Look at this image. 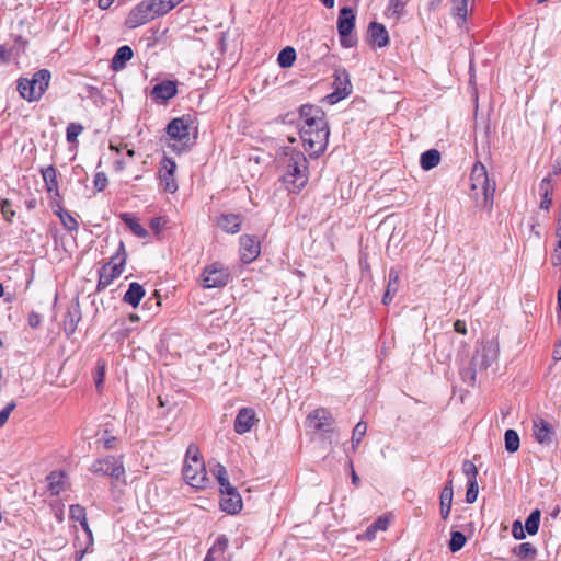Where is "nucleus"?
Listing matches in <instances>:
<instances>
[{"label":"nucleus","mask_w":561,"mask_h":561,"mask_svg":"<svg viewBox=\"0 0 561 561\" xmlns=\"http://www.w3.org/2000/svg\"><path fill=\"white\" fill-rule=\"evenodd\" d=\"M301 121L299 135L304 148L311 158L320 157L327 149L330 136L324 111L313 104H304L299 107Z\"/></svg>","instance_id":"f257e3e1"},{"label":"nucleus","mask_w":561,"mask_h":561,"mask_svg":"<svg viewBox=\"0 0 561 561\" xmlns=\"http://www.w3.org/2000/svg\"><path fill=\"white\" fill-rule=\"evenodd\" d=\"M284 168L282 181L291 193H299L309 180V162L304 152L287 147L280 160Z\"/></svg>","instance_id":"f03ea898"},{"label":"nucleus","mask_w":561,"mask_h":561,"mask_svg":"<svg viewBox=\"0 0 561 561\" xmlns=\"http://www.w3.org/2000/svg\"><path fill=\"white\" fill-rule=\"evenodd\" d=\"M495 188V180L489 178L485 165L480 161L476 162L470 173L471 197L474 199L476 206L491 213Z\"/></svg>","instance_id":"7ed1b4c3"},{"label":"nucleus","mask_w":561,"mask_h":561,"mask_svg":"<svg viewBox=\"0 0 561 561\" xmlns=\"http://www.w3.org/2000/svg\"><path fill=\"white\" fill-rule=\"evenodd\" d=\"M50 78L51 73L48 69H41L31 79L20 78L16 89L24 100L38 101L48 89Z\"/></svg>","instance_id":"20e7f679"},{"label":"nucleus","mask_w":561,"mask_h":561,"mask_svg":"<svg viewBox=\"0 0 561 561\" xmlns=\"http://www.w3.org/2000/svg\"><path fill=\"white\" fill-rule=\"evenodd\" d=\"M190 116L185 117H176L173 118L165 128L167 135L170 139L175 140L176 142L170 145L173 151L176 153H181L186 151L191 147V138H190Z\"/></svg>","instance_id":"39448f33"},{"label":"nucleus","mask_w":561,"mask_h":561,"mask_svg":"<svg viewBox=\"0 0 561 561\" xmlns=\"http://www.w3.org/2000/svg\"><path fill=\"white\" fill-rule=\"evenodd\" d=\"M355 20L356 15L352 8L343 7L340 9L336 27L341 46L344 48H352L357 45V36L353 33Z\"/></svg>","instance_id":"423d86ee"},{"label":"nucleus","mask_w":561,"mask_h":561,"mask_svg":"<svg viewBox=\"0 0 561 561\" xmlns=\"http://www.w3.org/2000/svg\"><path fill=\"white\" fill-rule=\"evenodd\" d=\"M204 288H221L230 280V272L219 262H214L203 270L201 275Z\"/></svg>","instance_id":"0eeeda50"},{"label":"nucleus","mask_w":561,"mask_h":561,"mask_svg":"<svg viewBox=\"0 0 561 561\" xmlns=\"http://www.w3.org/2000/svg\"><path fill=\"white\" fill-rule=\"evenodd\" d=\"M333 92L325 96L329 104H335L352 93L350 73L345 68L334 70Z\"/></svg>","instance_id":"6e6552de"},{"label":"nucleus","mask_w":561,"mask_h":561,"mask_svg":"<svg viewBox=\"0 0 561 561\" xmlns=\"http://www.w3.org/2000/svg\"><path fill=\"white\" fill-rule=\"evenodd\" d=\"M90 470L94 474L110 476L116 480L125 476L123 461L115 456H106L105 458L94 460Z\"/></svg>","instance_id":"1a4fd4ad"},{"label":"nucleus","mask_w":561,"mask_h":561,"mask_svg":"<svg viewBox=\"0 0 561 561\" xmlns=\"http://www.w3.org/2000/svg\"><path fill=\"white\" fill-rule=\"evenodd\" d=\"M334 417L325 408H318L311 411L306 419V425L323 434L333 433Z\"/></svg>","instance_id":"9d476101"},{"label":"nucleus","mask_w":561,"mask_h":561,"mask_svg":"<svg viewBox=\"0 0 561 561\" xmlns=\"http://www.w3.org/2000/svg\"><path fill=\"white\" fill-rule=\"evenodd\" d=\"M152 12L153 10L151 1L142 0L134 9L130 10L125 20V25L128 28H136L140 25H144L154 19Z\"/></svg>","instance_id":"9b49d317"},{"label":"nucleus","mask_w":561,"mask_h":561,"mask_svg":"<svg viewBox=\"0 0 561 561\" xmlns=\"http://www.w3.org/2000/svg\"><path fill=\"white\" fill-rule=\"evenodd\" d=\"M222 499L220 508L228 514H237L242 510V499L237 489L231 483L222 484L220 489Z\"/></svg>","instance_id":"f8f14e48"},{"label":"nucleus","mask_w":561,"mask_h":561,"mask_svg":"<svg viewBox=\"0 0 561 561\" xmlns=\"http://www.w3.org/2000/svg\"><path fill=\"white\" fill-rule=\"evenodd\" d=\"M183 477L191 486L198 489L205 488L208 483L205 462H202V467L193 462H184Z\"/></svg>","instance_id":"ddd939ff"},{"label":"nucleus","mask_w":561,"mask_h":561,"mask_svg":"<svg viewBox=\"0 0 561 561\" xmlns=\"http://www.w3.org/2000/svg\"><path fill=\"white\" fill-rule=\"evenodd\" d=\"M124 271V259L117 263L107 262L99 270L96 290L102 291L110 286L114 279L119 277Z\"/></svg>","instance_id":"4468645a"},{"label":"nucleus","mask_w":561,"mask_h":561,"mask_svg":"<svg viewBox=\"0 0 561 561\" xmlns=\"http://www.w3.org/2000/svg\"><path fill=\"white\" fill-rule=\"evenodd\" d=\"M497 353V344L493 341H486L482 344L481 348L476 351L471 360L479 369H486L496 360Z\"/></svg>","instance_id":"2eb2a0df"},{"label":"nucleus","mask_w":561,"mask_h":561,"mask_svg":"<svg viewBox=\"0 0 561 561\" xmlns=\"http://www.w3.org/2000/svg\"><path fill=\"white\" fill-rule=\"evenodd\" d=\"M261 253L260 241L254 236L240 237V257L243 263L253 262Z\"/></svg>","instance_id":"dca6fc26"},{"label":"nucleus","mask_w":561,"mask_h":561,"mask_svg":"<svg viewBox=\"0 0 561 561\" xmlns=\"http://www.w3.org/2000/svg\"><path fill=\"white\" fill-rule=\"evenodd\" d=\"M176 163L172 158L164 157L162 160V167L159 171L161 183L164 186V191L174 193L178 190V184L174 180V172Z\"/></svg>","instance_id":"f3484780"},{"label":"nucleus","mask_w":561,"mask_h":561,"mask_svg":"<svg viewBox=\"0 0 561 561\" xmlns=\"http://www.w3.org/2000/svg\"><path fill=\"white\" fill-rule=\"evenodd\" d=\"M178 94V84L173 80H163L157 83L151 92V99L154 101L167 102Z\"/></svg>","instance_id":"a211bd4d"},{"label":"nucleus","mask_w":561,"mask_h":561,"mask_svg":"<svg viewBox=\"0 0 561 561\" xmlns=\"http://www.w3.org/2000/svg\"><path fill=\"white\" fill-rule=\"evenodd\" d=\"M368 43L379 48L389 44V34L386 26L379 22H370L367 30Z\"/></svg>","instance_id":"6ab92c4d"},{"label":"nucleus","mask_w":561,"mask_h":561,"mask_svg":"<svg viewBox=\"0 0 561 561\" xmlns=\"http://www.w3.org/2000/svg\"><path fill=\"white\" fill-rule=\"evenodd\" d=\"M255 421L256 417L253 409L241 408L234 420V432L240 435L250 432Z\"/></svg>","instance_id":"aec40b11"},{"label":"nucleus","mask_w":561,"mask_h":561,"mask_svg":"<svg viewBox=\"0 0 561 561\" xmlns=\"http://www.w3.org/2000/svg\"><path fill=\"white\" fill-rule=\"evenodd\" d=\"M534 436L539 444L550 446L554 436L553 426L543 419L535 420Z\"/></svg>","instance_id":"412c9836"},{"label":"nucleus","mask_w":561,"mask_h":561,"mask_svg":"<svg viewBox=\"0 0 561 561\" xmlns=\"http://www.w3.org/2000/svg\"><path fill=\"white\" fill-rule=\"evenodd\" d=\"M216 224L222 231L236 234L241 230L242 216L240 214H221L217 217Z\"/></svg>","instance_id":"4be33fe9"},{"label":"nucleus","mask_w":561,"mask_h":561,"mask_svg":"<svg viewBox=\"0 0 561 561\" xmlns=\"http://www.w3.org/2000/svg\"><path fill=\"white\" fill-rule=\"evenodd\" d=\"M228 546L229 540L227 536L219 535L213 546L208 549L204 561H224Z\"/></svg>","instance_id":"5701e85b"},{"label":"nucleus","mask_w":561,"mask_h":561,"mask_svg":"<svg viewBox=\"0 0 561 561\" xmlns=\"http://www.w3.org/2000/svg\"><path fill=\"white\" fill-rule=\"evenodd\" d=\"M81 320V309L79 301H77L64 317V331L67 336L72 335L78 327V323Z\"/></svg>","instance_id":"b1692460"},{"label":"nucleus","mask_w":561,"mask_h":561,"mask_svg":"<svg viewBox=\"0 0 561 561\" xmlns=\"http://www.w3.org/2000/svg\"><path fill=\"white\" fill-rule=\"evenodd\" d=\"M41 173L47 192L51 196L60 198L56 168L54 165H48L47 168H43Z\"/></svg>","instance_id":"393cba45"},{"label":"nucleus","mask_w":561,"mask_h":561,"mask_svg":"<svg viewBox=\"0 0 561 561\" xmlns=\"http://www.w3.org/2000/svg\"><path fill=\"white\" fill-rule=\"evenodd\" d=\"M146 290L144 286L137 282H133L129 284L128 289L123 296V301L131 306L133 308H137L145 297Z\"/></svg>","instance_id":"a878e982"},{"label":"nucleus","mask_w":561,"mask_h":561,"mask_svg":"<svg viewBox=\"0 0 561 561\" xmlns=\"http://www.w3.org/2000/svg\"><path fill=\"white\" fill-rule=\"evenodd\" d=\"M134 56V51L130 46H121L114 54L111 60V69L114 71L123 70L126 67V62L129 61Z\"/></svg>","instance_id":"bb28decb"},{"label":"nucleus","mask_w":561,"mask_h":561,"mask_svg":"<svg viewBox=\"0 0 561 561\" xmlns=\"http://www.w3.org/2000/svg\"><path fill=\"white\" fill-rule=\"evenodd\" d=\"M453 480L449 479L440 492V516L444 520L449 517L453 504Z\"/></svg>","instance_id":"cd10ccee"},{"label":"nucleus","mask_w":561,"mask_h":561,"mask_svg":"<svg viewBox=\"0 0 561 561\" xmlns=\"http://www.w3.org/2000/svg\"><path fill=\"white\" fill-rule=\"evenodd\" d=\"M70 518L80 523L82 529L88 535L89 545H92V531L89 527L85 508L80 504H72L69 507Z\"/></svg>","instance_id":"c85d7f7f"},{"label":"nucleus","mask_w":561,"mask_h":561,"mask_svg":"<svg viewBox=\"0 0 561 561\" xmlns=\"http://www.w3.org/2000/svg\"><path fill=\"white\" fill-rule=\"evenodd\" d=\"M121 220L130 229L138 238H147L148 231L138 222L137 218L130 213H121Z\"/></svg>","instance_id":"c756f323"},{"label":"nucleus","mask_w":561,"mask_h":561,"mask_svg":"<svg viewBox=\"0 0 561 561\" xmlns=\"http://www.w3.org/2000/svg\"><path fill=\"white\" fill-rule=\"evenodd\" d=\"M442 156L437 149H428L420 157V165L423 170L430 171L437 167L440 162Z\"/></svg>","instance_id":"7c9ffc66"},{"label":"nucleus","mask_w":561,"mask_h":561,"mask_svg":"<svg viewBox=\"0 0 561 561\" xmlns=\"http://www.w3.org/2000/svg\"><path fill=\"white\" fill-rule=\"evenodd\" d=\"M513 553L522 561H533L537 556V549L530 542H523L513 548Z\"/></svg>","instance_id":"2f4dec72"},{"label":"nucleus","mask_w":561,"mask_h":561,"mask_svg":"<svg viewBox=\"0 0 561 561\" xmlns=\"http://www.w3.org/2000/svg\"><path fill=\"white\" fill-rule=\"evenodd\" d=\"M540 517H541V512L539 508L531 511L530 514L527 516V518L525 520L524 529L530 536H534L538 533L539 525H540Z\"/></svg>","instance_id":"473e14b6"},{"label":"nucleus","mask_w":561,"mask_h":561,"mask_svg":"<svg viewBox=\"0 0 561 561\" xmlns=\"http://www.w3.org/2000/svg\"><path fill=\"white\" fill-rule=\"evenodd\" d=\"M296 60V50L291 46L283 48L277 57V62L280 68H289Z\"/></svg>","instance_id":"72a5a7b5"},{"label":"nucleus","mask_w":561,"mask_h":561,"mask_svg":"<svg viewBox=\"0 0 561 561\" xmlns=\"http://www.w3.org/2000/svg\"><path fill=\"white\" fill-rule=\"evenodd\" d=\"M550 176H546L541 180L539 188L542 192L541 194V202H540V208L548 210L550 206L552 205V199L550 197L551 190H550Z\"/></svg>","instance_id":"f704fd0d"},{"label":"nucleus","mask_w":561,"mask_h":561,"mask_svg":"<svg viewBox=\"0 0 561 561\" xmlns=\"http://www.w3.org/2000/svg\"><path fill=\"white\" fill-rule=\"evenodd\" d=\"M505 449L508 453H515L519 449L520 440L518 433L515 430L508 428L504 433Z\"/></svg>","instance_id":"c9c22d12"},{"label":"nucleus","mask_w":561,"mask_h":561,"mask_svg":"<svg viewBox=\"0 0 561 561\" xmlns=\"http://www.w3.org/2000/svg\"><path fill=\"white\" fill-rule=\"evenodd\" d=\"M467 542V537L459 530H453L450 534V540L448 548L451 552L461 550Z\"/></svg>","instance_id":"e433bc0d"},{"label":"nucleus","mask_w":561,"mask_h":561,"mask_svg":"<svg viewBox=\"0 0 561 561\" xmlns=\"http://www.w3.org/2000/svg\"><path fill=\"white\" fill-rule=\"evenodd\" d=\"M367 432V424L364 421L358 422L352 434V449L355 450L358 445L360 444L363 437L365 436Z\"/></svg>","instance_id":"4c0bfd02"},{"label":"nucleus","mask_w":561,"mask_h":561,"mask_svg":"<svg viewBox=\"0 0 561 561\" xmlns=\"http://www.w3.org/2000/svg\"><path fill=\"white\" fill-rule=\"evenodd\" d=\"M65 474L62 472H51L48 477V488L53 494H59L62 491L61 484Z\"/></svg>","instance_id":"58836bf2"},{"label":"nucleus","mask_w":561,"mask_h":561,"mask_svg":"<svg viewBox=\"0 0 561 561\" xmlns=\"http://www.w3.org/2000/svg\"><path fill=\"white\" fill-rule=\"evenodd\" d=\"M478 366L470 362L469 366L460 370L461 379L465 383L473 387L476 385Z\"/></svg>","instance_id":"ea45409f"},{"label":"nucleus","mask_w":561,"mask_h":561,"mask_svg":"<svg viewBox=\"0 0 561 561\" xmlns=\"http://www.w3.org/2000/svg\"><path fill=\"white\" fill-rule=\"evenodd\" d=\"M184 462H193L202 467L204 460L201 457L199 448L195 444H190L186 450Z\"/></svg>","instance_id":"a19ab883"},{"label":"nucleus","mask_w":561,"mask_h":561,"mask_svg":"<svg viewBox=\"0 0 561 561\" xmlns=\"http://www.w3.org/2000/svg\"><path fill=\"white\" fill-rule=\"evenodd\" d=\"M152 3L153 16H162L169 13L172 8H169L168 0H150Z\"/></svg>","instance_id":"79ce46f5"},{"label":"nucleus","mask_w":561,"mask_h":561,"mask_svg":"<svg viewBox=\"0 0 561 561\" xmlns=\"http://www.w3.org/2000/svg\"><path fill=\"white\" fill-rule=\"evenodd\" d=\"M83 131V126L79 123H70L66 129V139L68 142H76L78 136Z\"/></svg>","instance_id":"37998d69"},{"label":"nucleus","mask_w":561,"mask_h":561,"mask_svg":"<svg viewBox=\"0 0 561 561\" xmlns=\"http://www.w3.org/2000/svg\"><path fill=\"white\" fill-rule=\"evenodd\" d=\"M479 493V486L477 479L468 480L467 492H466V502L472 504L477 501Z\"/></svg>","instance_id":"c03bdc74"},{"label":"nucleus","mask_w":561,"mask_h":561,"mask_svg":"<svg viewBox=\"0 0 561 561\" xmlns=\"http://www.w3.org/2000/svg\"><path fill=\"white\" fill-rule=\"evenodd\" d=\"M386 289L392 291V294H396L399 289V272L393 267L389 271Z\"/></svg>","instance_id":"a18cd8bd"},{"label":"nucleus","mask_w":561,"mask_h":561,"mask_svg":"<svg viewBox=\"0 0 561 561\" xmlns=\"http://www.w3.org/2000/svg\"><path fill=\"white\" fill-rule=\"evenodd\" d=\"M0 210H1L3 219L11 224L15 216V210H13V208H12V202L10 199L5 198L4 202H2V204L0 206Z\"/></svg>","instance_id":"49530a36"},{"label":"nucleus","mask_w":561,"mask_h":561,"mask_svg":"<svg viewBox=\"0 0 561 561\" xmlns=\"http://www.w3.org/2000/svg\"><path fill=\"white\" fill-rule=\"evenodd\" d=\"M60 221L64 226V228L70 232L77 231L79 228V224L76 220V218L70 215L69 213H65L64 216H60Z\"/></svg>","instance_id":"de8ad7c7"},{"label":"nucleus","mask_w":561,"mask_h":561,"mask_svg":"<svg viewBox=\"0 0 561 561\" xmlns=\"http://www.w3.org/2000/svg\"><path fill=\"white\" fill-rule=\"evenodd\" d=\"M454 2V14L458 16L459 19H462L463 21L467 18V5L468 0H453Z\"/></svg>","instance_id":"09e8293b"},{"label":"nucleus","mask_w":561,"mask_h":561,"mask_svg":"<svg viewBox=\"0 0 561 561\" xmlns=\"http://www.w3.org/2000/svg\"><path fill=\"white\" fill-rule=\"evenodd\" d=\"M213 472L217 479V482L219 483L220 489L222 488V484L230 483L228 480L227 470L221 463H216Z\"/></svg>","instance_id":"8fccbe9b"},{"label":"nucleus","mask_w":561,"mask_h":561,"mask_svg":"<svg viewBox=\"0 0 561 561\" xmlns=\"http://www.w3.org/2000/svg\"><path fill=\"white\" fill-rule=\"evenodd\" d=\"M404 5V0H390L388 10L392 12V15L399 19L403 14Z\"/></svg>","instance_id":"3c124183"},{"label":"nucleus","mask_w":561,"mask_h":561,"mask_svg":"<svg viewBox=\"0 0 561 561\" xmlns=\"http://www.w3.org/2000/svg\"><path fill=\"white\" fill-rule=\"evenodd\" d=\"M14 55H18L15 47L8 48L5 45H0V61L2 64H9Z\"/></svg>","instance_id":"603ef678"},{"label":"nucleus","mask_w":561,"mask_h":561,"mask_svg":"<svg viewBox=\"0 0 561 561\" xmlns=\"http://www.w3.org/2000/svg\"><path fill=\"white\" fill-rule=\"evenodd\" d=\"M462 471L468 477V480L477 479L478 468L472 461L465 460L462 463Z\"/></svg>","instance_id":"864d4df0"},{"label":"nucleus","mask_w":561,"mask_h":561,"mask_svg":"<svg viewBox=\"0 0 561 561\" xmlns=\"http://www.w3.org/2000/svg\"><path fill=\"white\" fill-rule=\"evenodd\" d=\"M16 408V403L14 400L10 401L1 411H0V427H2L7 422L11 414V412Z\"/></svg>","instance_id":"5fc2aeb1"},{"label":"nucleus","mask_w":561,"mask_h":561,"mask_svg":"<svg viewBox=\"0 0 561 561\" xmlns=\"http://www.w3.org/2000/svg\"><path fill=\"white\" fill-rule=\"evenodd\" d=\"M107 176L104 172H98L94 176V188L98 191V192H102L105 190V187L107 186Z\"/></svg>","instance_id":"6e6d98bb"},{"label":"nucleus","mask_w":561,"mask_h":561,"mask_svg":"<svg viewBox=\"0 0 561 561\" xmlns=\"http://www.w3.org/2000/svg\"><path fill=\"white\" fill-rule=\"evenodd\" d=\"M126 257H127V254H126V250H125V244L121 240L119 243H118V248H117L115 254L111 257L110 262L117 263V262L121 261V259H124V264H125L126 263Z\"/></svg>","instance_id":"4d7b16f0"},{"label":"nucleus","mask_w":561,"mask_h":561,"mask_svg":"<svg viewBox=\"0 0 561 561\" xmlns=\"http://www.w3.org/2000/svg\"><path fill=\"white\" fill-rule=\"evenodd\" d=\"M525 529L522 526V523L519 520H515L513 523L512 533L515 539L522 540L526 537Z\"/></svg>","instance_id":"13d9d810"},{"label":"nucleus","mask_w":561,"mask_h":561,"mask_svg":"<svg viewBox=\"0 0 561 561\" xmlns=\"http://www.w3.org/2000/svg\"><path fill=\"white\" fill-rule=\"evenodd\" d=\"M104 373H105V365L98 363L96 366V376L94 378L95 386L98 389H100L104 382Z\"/></svg>","instance_id":"bf43d9fd"},{"label":"nucleus","mask_w":561,"mask_h":561,"mask_svg":"<svg viewBox=\"0 0 561 561\" xmlns=\"http://www.w3.org/2000/svg\"><path fill=\"white\" fill-rule=\"evenodd\" d=\"M165 220L162 217H153L150 220V228L154 231V233H159L163 228Z\"/></svg>","instance_id":"052dcab7"},{"label":"nucleus","mask_w":561,"mask_h":561,"mask_svg":"<svg viewBox=\"0 0 561 561\" xmlns=\"http://www.w3.org/2000/svg\"><path fill=\"white\" fill-rule=\"evenodd\" d=\"M27 322L31 328L36 329L41 325L42 317L39 313L32 311L28 314Z\"/></svg>","instance_id":"680f3d73"},{"label":"nucleus","mask_w":561,"mask_h":561,"mask_svg":"<svg viewBox=\"0 0 561 561\" xmlns=\"http://www.w3.org/2000/svg\"><path fill=\"white\" fill-rule=\"evenodd\" d=\"M373 528L377 530H386L389 526V522L385 517H379L375 523L371 524Z\"/></svg>","instance_id":"e2e57ef3"},{"label":"nucleus","mask_w":561,"mask_h":561,"mask_svg":"<svg viewBox=\"0 0 561 561\" xmlns=\"http://www.w3.org/2000/svg\"><path fill=\"white\" fill-rule=\"evenodd\" d=\"M28 44V41L25 39L23 36L21 35H18L14 37V45L12 47H15V53H18V49H25V47L27 46Z\"/></svg>","instance_id":"0e129e2a"},{"label":"nucleus","mask_w":561,"mask_h":561,"mask_svg":"<svg viewBox=\"0 0 561 561\" xmlns=\"http://www.w3.org/2000/svg\"><path fill=\"white\" fill-rule=\"evenodd\" d=\"M454 329L456 332L462 334V335H466L467 334V324L463 320H456L454 322Z\"/></svg>","instance_id":"69168bd1"},{"label":"nucleus","mask_w":561,"mask_h":561,"mask_svg":"<svg viewBox=\"0 0 561 561\" xmlns=\"http://www.w3.org/2000/svg\"><path fill=\"white\" fill-rule=\"evenodd\" d=\"M348 467L351 468V477H352V483L358 488L360 485V478L355 472L352 460L348 461Z\"/></svg>","instance_id":"338daca9"},{"label":"nucleus","mask_w":561,"mask_h":561,"mask_svg":"<svg viewBox=\"0 0 561 561\" xmlns=\"http://www.w3.org/2000/svg\"><path fill=\"white\" fill-rule=\"evenodd\" d=\"M561 174V157H558L553 164H552V171L551 173L548 175L551 178V175H559Z\"/></svg>","instance_id":"774afa93"}]
</instances>
